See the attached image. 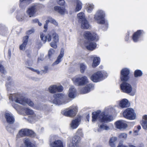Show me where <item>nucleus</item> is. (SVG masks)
Listing matches in <instances>:
<instances>
[{"instance_id": "36", "label": "nucleus", "mask_w": 147, "mask_h": 147, "mask_svg": "<svg viewBox=\"0 0 147 147\" xmlns=\"http://www.w3.org/2000/svg\"><path fill=\"white\" fill-rule=\"evenodd\" d=\"M80 71L83 74L84 73L86 69V66L83 63H81L80 64Z\"/></svg>"}, {"instance_id": "13", "label": "nucleus", "mask_w": 147, "mask_h": 147, "mask_svg": "<svg viewBox=\"0 0 147 147\" xmlns=\"http://www.w3.org/2000/svg\"><path fill=\"white\" fill-rule=\"evenodd\" d=\"M144 33L142 30H138L134 33L132 36V39L135 42H138L141 37Z\"/></svg>"}, {"instance_id": "49", "label": "nucleus", "mask_w": 147, "mask_h": 147, "mask_svg": "<svg viewBox=\"0 0 147 147\" xmlns=\"http://www.w3.org/2000/svg\"><path fill=\"white\" fill-rule=\"evenodd\" d=\"M34 32V30H28L26 32V34L28 35H30Z\"/></svg>"}, {"instance_id": "17", "label": "nucleus", "mask_w": 147, "mask_h": 147, "mask_svg": "<svg viewBox=\"0 0 147 147\" xmlns=\"http://www.w3.org/2000/svg\"><path fill=\"white\" fill-rule=\"evenodd\" d=\"M38 7L37 5H34L28 8L27 12L30 17L33 16L37 11Z\"/></svg>"}, {"instance_id": "29", "label": "nucleus", "mask_w": 147, "mask_h": 147, "mask_svg": "<svg viewBox=\"0 0 147 147\" xmlns=\"http://www.w3.org/2000/svg\"><path fill=\"white\" fill-rule=\"evenodd\" d=\"M64 51L63 49H61L60 54L54 63L55 64H57L61 61V59L63 57L64 54Z\"/></svg>"}, {"instance_id": "50", "label": "nucleus", "mask_w": 147, "mask_h": 147, "mask_svg": "<svg viewBox=\"0 0 147 147\" xmlns=\"http://www.w3.org/2000/svg\"><path fill=\"white\" fill-rule=\"evenodd\" d=\"M123 146H125V145L123 144V142H120L117 147H123Z\"/></svg>"}, {"instance_id": "57", "label": "nucleus", "mask_w": 147, "mask_h": 147, "mask_svg": "<svg viewBox=\"0 0 147 147\" xmlns=\"http://www.w3.org/2000/svg\"><path fill=\"white\" fill-rule=\"evenodd\" d=\"M82 119V116L80 115H78L77 118L76 119Z\"/></svg>"}, {"instance_id": "64", "label": "nucleus", "mask_w": 147, "mask_h": 147, "mask_svg": "<svg viewBox=\"0 0 147 147\" xmlns=\"http://www.w3.org/2000/svg\"><path fill=\"white\" fill-rule=\"evenodd\" d=\"M144 145L143 144H141L140 146L137 147H144Z\"/></svg>"}, {"instance_id": "24", "label": "nucleus", "mask_w": 147, "mask_h": 147, "mask_svg": "<svg viewBox=\"0 0 147 147\" xmlns=\"http://www.w3.org/2000/svg\"><path fill=\"white\" fill-rule=\"evenodd\" d=\"M28 129H24L20 130L19 133L17 136V138H19L21 137H24L25 136H27L28 134Z\"/></svg>"}, {"instance_id": "56", "label": "nucleus", "mask_w": 147, "mask_h": 147, "mask_svg": "<svg viewBox=\"0 0 147 147\" xmlns=\"http://www.w3.org/2000/svg\"><path fill=\"white\" fill-rule=\"evenodd\" d=\"M8 53L9 57H10L11 55V51L10 49H8Z\"/></svg>"}, {"instance_id": "15", "label": "nucleus", "mask_w": 147, "mask_h": 147, "mask_svg": "<svg viewBox=\"0 0 147 147\" xmlns=\"http://www.w3.org/2000/svg\"><path fill=\"white\" fill-rule=\"evenodd\" d=\"M115 127L121 130H124L126 128L128 125L127 124L121 120H118L115 123Z\"/></svg>"}, {"instance_id": "55", "label": "nucleus", "mask_w": 147, "mask_h": 147, "mask_svg": "<svg viewBox=\"0 0 147 147\" xmlns=\"http://www.w3.org/2000/svg\"><path fill=\"white\" fill-rule=\"evenodd\" d=\"M32 22L34 23H36L38 22V20L37 19H35L32 20Z\"/></svg>"}, {"instance_id": "34", "label": "nucleus", "mask_w": 147, "mask_h": 147, "mask_svg": "<svg viewBox=\"0 0 147 147\" xmlns=\"http://www.w3.org/2000/svg\"><path fill=\"white\" fill-rule=\"evenodd\" d=\"M25 113L27 115H33V116L35 117L36 115L34 113L33 111L32 110L28 108H26L25 109Z\"/></svg>"}, {"instance_id": "43", "label": "nucleus", "mask_w": 147, "mask_h": 147, "mask_svg": "<svg viewBox=\"0 0 147 147\" xmlns=\"http://www.w3.org/2000/svg\"><path fill=\"white\" fill-rule=\"evenodd\" d=\"M76 134H77L79 135L81 137L83 136V134L81 129H78L76 132Z\"/></svg>"}, {"instance_id": "33", "label": "nucleus", "mask_w": 147, "mask_h": 147, "mask_svg": "<svg viewBox=\"0 0 147 147\" xmlns=\"http://www.w3.org/2000/svg\"><path fill=\"white\" fill-rule=\"evenodd\" d=\"M5 116L6 119H14L13 116L11 113H6Z\"/></svg>"}, {"instance_id": "10", "label": "nucleus", "mask_w": 147, "mask_h": 147, "mask_svg": "<svg viewBox=\"0 0 147 147\" xmlns=\"http://www.w3.org/2000/svg\"><path fill=\"white\" fill-rule=\"evenodd\" d=\"M81 138L78 136H75L72 138V142L69 144L68 147H81L79 145Z\"/></svg>"}, {"instance_id": "31", "label": "nucleus", "mask_w": 147, "mask_h": 147, "mask_svg": "<svg viewBox=\"0 0 147 147\" xmlns=\"http://www.w3.org/2000/svg\"><path fill=\"white\" fill-rule=\"evenodd\" d=\"M76 6L75 9L76 11H78L80 10L82 8V3L79 0H77L76 1Z\"/></svg>"}, {"instance_id": "28", "label": "nucleus", "mask_w": 147, "mask_h": 147, "mask_svg": "<svg viewBox=\"0 0 147 147\" xmlns=\"http://www.w3.org/2000/svg\"><path fill=\"white\" fill-rule=\"evenodd\" d=\"M100 62V58L99 57H95L94 58L93 62L92 64V67L95 68L98 65Z\"/></svg>"}, {"instance_id": "1", "label": "nucleus", "mask_w": 147, "mask_h": 147, "mask_svg": "<svg viewBox=\"0 0 147 147\" xmlns=\"http://www.w3.org/2000/svg\"><path fill=\"white\" fill-rule=\"evenodd\" d=\"M130 70L129 69L125 68L121 71L120 79L123 82L120 85V88L123 92L129 94L132 91V87L129 84L126 82L129 79Z\"/></svg>"}, {"instance_id": "45", "label": "nucleus", "mask_w": 147, "mask_h": 147, "mask_svg": "<svg viewBox=\"0 0 147 147\" xmlns=\"http://www.w3.org/2000/svg\"><path fill=\"white\" fill-rule=\"evenodd\" d=\"M54 51V50L52 49H51L48 52V56L49 58H51Z\"/></svg>"}, {"instance_id": "9", "label": "nucleus", "mask_w": 147, "mask_h": 147, "mask_svg": "<svg viewBox=\"0 0 147 147\" xmlns=\"http://www.w3.org/2000/svg\"><path fill=\"white\" fill-rule=\"evenodd\" d=\"M103 75L101 71H98L93 74L90 77L91 80L94 82H99L103 79Z\"/></svg>"}, {"instance_id": "19", "label": "nucleus", "mask_w": 147, "mask_h": 147, "mask_svg": "<svg viewBox=\"0 0 147 147\" xmlns=\"http://www.w3.org/2000/svg\"><path fill=\"white\" fill-rule=\"evenodd\" d=\"M99 123H100L98 126L99 127V129H98V131H100L102 130H108L109 129V127L107 126L105 124L106 123V121L107 120H98Z\"/></svg>"}, {"instance_id": "27", "label": "nucleus", "mask_w": 147, "mask_h": 147, "mask_svg": "<svg viewBox=\"0 0 147 147\" xmlns=\"http://www.w3.org/2000/svg\"><path fill=\"white\" fill-rule=\"evenodd\" d=\"M93 87L94 85L93 84H87L83 89L84 93L85 94L89 92Z\"/></svg>"}, {"instance_id": "62", "label": "nucleus", "mask_w": 147, "mask_h": 147, "mask_svg": "<svg viewBox=\"0 0 147 147\" xmlns=\"http://www.w3.org/2000/svg\"><path fill=\"white\" fill-rule=\"evenodd\" d=\"M38 25L40 26H41L42 25V24L40 22H39L38 21Z\"/></svg>"}, {"instance_id": "54", "label": "nucleus", "mask_w": 147, "mask_h": 147, "mask_svg": "<svg viewBox=\"0 0 147 147\" xmlns=\"http://www.w3.org/2000/svg\"><path fill=\"white\" fill-rule=\"evenodd\" d=\"M139 131L137 130H135L133 132L134 135L135 136H137L138 135Z\"/></svg>"}, {"instance_id": "46", "label": "nucleus", "mask_w": 147, "mask_h": 147, "mask_svg": "<svg viewBox=\"0 0 147 147\" xmlns=\"http://www.w3.org/2000/svg\"><path fill=\"white\" fill-rule=\"evenodd\" d=\"M117 138L115 137H113L111 138L109 140V142H112L115 143V142L117 140Z\"/></svg>"}, {"instance_id": "38", "label": "nucleus", "mask_w": 147, "mask_h": 147, "mask_svg": "<svg viewBox=\"0 0 147 147\" xmlns=\"http://www.w3.org/2000/svg\"><path fill=\"white\" fill-rule=\"evenodd\" d=\"M141 124L144 129H147V120H142Z\"/></svg>"}, {"instance_id": "42", "label": "nucleus", "mask_w": 147, "mask_h": 147, "mask_svg": "<svg viewBox=\"0 0 147 147\" xmlns=\"http://www.w3.org/2000/svg\"><path fill=\"white\" fill-rule=\"evenodd\" d=\"M57 3L61 6H63L65 3L64 0H57Z\"/></svg>"}, {"instance_id": "5", "label": "nucleus", "mask_w": 147, "mask_h": 147, "mask_svg": "<svg viewBox=\"0 0 147 147\" xmlns=\"http://www.w3.org/2000/svg\"><path fill=\"white\" fill-rule=\"evenodd\" d=\"M92 119H112L113 116L108 113L101 112L100 110L92 112Z\"/></svg>"}, {"instance_id": "35", "label": "nucleus", "mask_w": 147, "mask_h": 147, "mask_svg": "<svg viewBox=\"0 0 147 147\" xmlns=\"http://www.w3.org/2000/svg\"><path fill=\"white\" fill-rule=\"evenodd\" d=\"M77 17L80 21H82L83 20L86 19L84 17V13L82 12H80L78 13L77 14Z\"/></svg>"}, {"instance_id": "41", "label": "nucleus", "mask_w": 147, "mask_h": 147, "mask_svg": "<svg viewBox=\"0 0 147 147\" xmlns=\"http://www.w3.org/2000/svg\"><path fill=\"white\" fill-rule=\"evenodd\" d=\"M94 8V6L93 5H90L88 6L87 8V11L88 13H90Z\"/></svg>"}, {"instance_id": "30", "label": "nucleus", "mask_w": 147, "mask_h": 147, "mask_svg": "<svg viewBox=\"0 0 147 147\" xmlns=\"http://www.w3.org/2000/svg\"><path fill=\"white\" fill-rule=\"evenodd\" d=\"M89 27V25L87 20L86 19L81 21V27L84 29H88Z\"/></svg>"}, {"instance_id": "39", "label": "nucleus", "mask_w": 147, "mask_h": 147, "mask_svg": "<svg viewBox=\"0 0 147 147\" xmlns=\"http://www.w3.org/2000/svg\"><path fill=\"white\" fill-rule=\"evenodd\" d=\"M48 19L49 20H47L49 21V22H50L51 23L53 24L55 26H57L58 25L57 23L54 19L50 17H49Z\"/></svg>"}, {"instance_id": "16", "label": "nucleus", "mask_w": 147, "mask_h": 147, "mask_svg": "<svg viewBox=\"0 0 147 147\" xmlns=\"http://www.w3.org/2000/svg\"><path fill=\"white\" fill-rule=\"evenodd\" d=\"M50 147H65L63 142L60 140H55L50 142Z\"/></svg>"}, {"instance_id": "21", "label": "nucleus", "mask_w": 147, "mask_h": 147, "mask_svg": "<svg viewBox=\"0 0 147 147\" xmlns=\"http://www.w3.org/2000/svg\"><path fill=\"white\" fill-rule=\"evenodd\" d=\"M54 10L61 15H64L66 12V9L65 7H63L60 6H56L54 7Z\"/></svg>"}, {"instance_id": "60", "label": "nucleus", "mask_w": 147, "mask_h": 147, "mask_svg": "<svg viewBox=\"0 0 147 147\" xmlns=\"http://www.w3.org/2000/svg\"><path fill=\"white\" fill-rule=\"evenodd\" d=\"M137 129L138 130V131H139V130L141 129V126L139 125L137 126Z\"/></svg>"}, {"instance_id": "37", "label": "nucleus", "mask_w": 147, "mask_h": 147, "mask_svg": "<svg viewBox=\"0 0 147 147\" xmlns=\"http://www.w3.org/2000/svg\"><path fill=\"white\" fill-rule=\"evenodd\" d=\"M127 137V135L125 133H122L120 134L118 136L119 138L124 140H126Z\"/></svg>"}, {"instance_id": "40", "label": "nucleus", "mask_w": 147, "mask_h": 147, "mask_svg": "<svg viewBox=\"0 0 147 147\" xmlns=\"http://www.w3.org/2000/svg\"><path fill=\"white\" fill-rule=\"evenodd\" d=\"M28 133L27 136H30L31 137H33L35 136L36 134L32 130H29L28 129Z\"/></svg>"}, {"instance_id": "3", "label": "nucleus", "mask_w": 147, "mask_h": 147, "mask_svg": "<svg viewBox=\"0 0 147 147\" xmlns=\"http://www.w3.org/2000/svg\"><path fill=\"white\" fill-rule=\"evenodd\" d=\"M40 37L41 40L44 43H45L47 40L49 42L51 40L52 37L53 41L50 43V46L54 49H56L57 47V43L59 42V38L58 34L56 32H50L48 33L46 35H45L43 33L40 34Z\"/></svg>"}, {"instance_id": "20", "label": "nucleus", "mask_w": 147, "mask_h": 147, "mask_svg": "<svg viewBox=\"0 0 147 147\" xmlns=\"http://www.w3.org/2000/svg\"><path fill=\"white\" fill-rule=\"evenodd\" d=\"M29 36H26L23 38V43L19 47L20 50H24L25 49L28 40Z\"/></svg>"}, {"instance_id": "47", "label": "nucleus", "mask_w": 147, "mask_h": 147, "mask_svg": "<svg viewBox=\"0 0 147 147\" xmlns=\"http://www.w3.org/2000/svg\"><path fill=\"white\" fill-rule=\"evenodd\" d=\"M1 72L3 74H5L6 73L4 67L1 65Z\"/></svg>"}, {"instance_id": "14", "label": "nucleus", "mask_w": 147, "mask_h": 147, "mask_svg": "<svg viewBox=\"0 0 147 147\" xmlns=\"http://www.w3.org/2000/svg\"><path fill=\"white\" fill-rule=\"evenodd\" d=\"M63 90L62 86H57L56 85H51L49 88V92L52 94H55L57 92H61Z\"/></svg>"}, {"instance_id": "63", "label": "nucleus", "mask_w": 147, "mask_h": 147, "mask_svg": "<svg viewBox=\"0 0 147 147\" xmlns=\"http://www.w3.org/2000/svg\"><path fill=\"white\" fill-rule=\"evenodd\" d=\"M29 61H27L26 63V64L27 65H29Z\"/></svg>"}, {"instance_id": "26", "label": "nucleus", "mask_w": 147, "mask_h": 147, "mask_svg": "<svg viewBox=\"0 0 147 147\" xmlns=\"http://www.w3.org/2000/svg\"><path fill=\"white\" fill-rule=\"evenodd\" d=\"M76 90L73 87H71L69 89V97L71 98H74L76 96Z\"/></svg>"}, {"instance_id": "12", "label": "nucleus", "mask_w": 147, "mask_h": 147, "mask_svg": "<svg viewBox=\"0 0 147 147\" xmlns=\"http://www.w3.org/2000/svg\"><path fill=\"white\" fill-rule=\"evenodd\" d=\"M77 112V109L73 108L70 109H67L64 111L63 112V114L66 116L73 117L76 115Z\"/></svg>"}, {"instance_id": "51", "label": "nucleus", "mask_w": 147, "mask_h": 147, "mask_svg": "<svg viewBox=\"0 0 147 147\" xmlns=\"http://www.w3.org/2000/svg\"><path fill=\"white\" fill-rule=\"evenodd\" d=\"M109 145L111 147H116L115 143L109 142Z\"/></svg>"}, {"instance_id": "25", "label": "nucleus", "mask_w": 147, "mask_h": 147, "mask_svg": "<svg viewBox=\"0 0 147 147\" xmlns=\"http://www.w3.org/2000/svg\"><path fill=\"white\" fill-rule=\"evenodd\" d=\"M80 120H72L70 123V126L72 129L76 128L80 123Z\"/></svg>"}, {"instance_id": "22", "label": "nucleus", "mask_w": 147, "mask_h": 147, "mask_svg": "<svg viewBox=\"0 0 147 147\" xmlns=\"http://www.w3.org/2000/svg\"><path fill=\"white\" fill-rule=\"evenodd\" d=\"M129 105L128 100L126 99H123L119 103V106L122 108L128 107H129Z\"/></svg>"}, {"instance_id": "6", "label": "nucleus", "mask_w": 147, "mask_h": 147, "mask_svg": "<svg viewBox=\"0 0 147 147\" xmlns=\"http://www.w3.org/2000/svg\"><path fill=\"white\" fill-rule=\"evenodd\" d=\"M74 84L78 86L84 85L88 83L87 77L84 76L81 77H74L72 79Z\"/></svg>"}, {"instance_id": "18", "label": "nucleus", "mask_w": 147, "mask_h": 147, "mask_svg": "<svg viewBox=\"0 0 147 147\" xmlns=\"http://www.w3.org/2000/svg\"><path fill=\"white\" fill-rule=\"evenodd\" d=\"M24 145L22 144L20 147H36L35 144L32 143L30 140L27 138H25L23 139Z\"/></svg>"}, {"instance_id": "32", "label": "nucleus", "mask_w": 147, "mask_h": 147, "mask_svg": "<svg viewBox=\"0 0 147 147\" xmlns=\"http://www.w3.org/2000/svg\"><path fill=\"white\" fill-rule=\"evenodd\" d=\"M143 74L142 71L140 70L137 69L135 71L134 73V76L135 78L141 76Z\"/></svg>"}, {"instance_id": "11", "label": "nucleus", "mask_w": 147, "mask_h": 147, "mask_svg": "<svg viewBox=\"0 0 147 147\" xmlns=\"http://www.w3.org/2000/svg\"><path fill=\"white\" fill-rule=\"evenodd\" d=\"M54 99L53 100V103L60 105L62 104V101L63 100L65 96L62 93L54 94L53 95Z\"/></svg>"}, {"instance_id": "59", "label": "nucleus", "mask_w": 147, "mask_h": 147, "mask_svg": "<svg viewBox=\"0 0 147 147\" xmlns=\"http://www.w3.org/2000/svg\"><path fill=\"white\" fill-rule=\"evenodd\" d=\"M143 119H147V115H145L142 117Z\"/></svg>"}, {"instance_id": "61", "label": "nucleus", "mask_w": 147, "mask_h": 147, "mask_svg": "<svg viewBox=\"0 0 147 147\" xmlns=\"http://www.w3.org/2000/svg\"><path fill=\"white\" fill-rule=\"evenodd\" d=\"M86 118L87 119H89V118H90V115H89V114H88L86 116Z\"/></svg>"}, {"instance_id": "53", "label": "nucleus", "mask_w": 147, "mask_h": 147, "mask_svg": "<svg viewBox=\"0 0 147 147\" xmlns=\"http://www.w3.org/2000/svg\"><path fill=\"white\" fill-rule=\"evenodd\" d=\"M129 39V34H127L125 38V41H128Z\"/></svg>"}, {"instance_id": "44", "label": "nucleus", "mask_w": 147, "mask_h": 147, "mask_svg": "<svg viewBox=\"0 0 147 147\" xmlns=\"http://www.w3.org/2000/svg\"><path fill=\"white\" fill-rule=\"evenodd\" d=\"M45 22L46 23L44 24V28L45 29V30L44 31V32H46L47 30L48 27V24L49 23V21L47 20L45 21Z\"/></svg>"}, {"instance_id": "58", "label": "nucleus", "mask_w": 147, "mask_h": 147, "mask_svg": "<svg viewBox=\"0 0 147 147\" xmlns=\"http://www.w3.org/2000/svg\"><path fill=\"white\" fill-rule=\"evenodd\" d=\"M27 56L28 57H29V58H31V53H30V52L28 53L27 54Z\"/></svg>"}, {"instance_id": "7", "label": "nucleus", "mask_w": 147, "mask_h": 147, "mask_svg": "<svg viewBox=\"0 0 147 147\" xmlns=\"http://www.w3.org/2000/svg\"><path fill=\"white\" fill-rule=\"evenodd\" d=\"M123 115L125 118L127 119H134L136 117V114L134 110L130 108L126 109L123 112Z\"/></svg>"}, {"instance_id": "4", "label": "nucleus", "mask_w": 147, "mask_h": 147, "mask_svg": "<svg viewBox=\"0 0 147 147\" xmlns=\"http://www.w3.org/2000/svg\"><path fill=\"white\" fill-rule=\"evenodd\" d=\"M9 98L12 101H14L22 105L27 104L31 107H33L34 105V103L30 99L23 97L20 94H11Z\"/></svg>"}, {"instance_id": "8", "label": "nucleus", "mask_w": 147, "mask_h": 147, "mask_svg": "<svg viewBox=\"0 0 147 147\" xmlns=\"http://www.w3.org/2000/svg\"><path fill=\"white\" fill-rule=\"evenodd\" d=\"M105 16L104 12L102 10H98L97 11L96 15L94 17L95 20L98 21V23L100 24H104L106 22L105 18Z\"/></svg>"}, {"instance_id": "48", "label": "nucleus", "mask_w": 147, "mask_h": 147, "mask_svg": "<svg viewBox=\"0 0 147 147\" xmlns=\"http://www.w3.org/2000/svg\"><path fill=\"white\" fill-rule=\"evenodd\" d=\"M27 68L34 72H36L38 74L40 73L39 71H38V70L34 69L33 68L30 67H28Z\"/></svg>"}, {"instance_id": "2", "label": "nucleus", "mask_w": 147, "mask_h": 147, "mask_svg": "<svg viewBox=\"0 0 147 147\" xmlns=\"http://www.w3.org/2000/svg\"><path fill=\"white\" fill-rule=\"evenodd\" d=\"M84 38L87 40L86 44L88 45L86 46V48L88 50L93 51L96 47V44L95 42H97L99 40V37L96 33L90 31H86L83 34Z\"/></svg>"}, {"instance_id": "52", "label": "nucleus", "mask_w": 147, "mask_h": 147, "mask_svg": "<svg viewBox=\"0 0 147 147\" xmlns=\"http://www.w3.org/2000/svg\"><path fill=\"white\" fill-rule=\"evenodd\" d=\"M6 121L9 124H12L14 122V120H6Z\"/></svg>"}, {"instance_id": "23", "label": "nucleus", "mask_w": 147, "mask_h": 147, "mask_svg": "<svg viewBox=\"0 0 147 147\" xmlns=\"http://www.w3.org/2000/svg\"><path fill=\"white\" fill-rule=\"evenodd\" d=\"M32 0H20L19 7L21 8H23L29 4Z\"/></svg>"}]
</instances>
